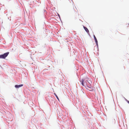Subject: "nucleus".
Listing matches in <instances>:
<instances>
[{"instance_id": "1", "label": "nucleus", "mask_w": 129, "mask_h": 129, "mask_svg": "<svg viewBox=\"0 0 129 129\" xmlns=\"http://www.w3.org/2000/svg\"><path fill=\"white\" fill-rule=\"evenodd\" d=\"M88 83H87V85L86 86V88L90 91H93L94 90V88L93 87H92L90 83H91V82L90 81L89 82L87 81Z\"/></svg>"}, {"instance_id": "2", "label": "nucleus", "mask_w": 129, "mask_h": 129, "mask_svg": "<svg viewBox=\"0 0 129 129\" xmlns=\"http://www.w3.org/2000/svg\"><path fill=\"white\" fill-rule=\"evenodd\" d=\"M9 52H7L5 53H4L3 54L1 55H0V58H5L9 54Z\"/></svg>"}, {"instance_id": "7", "label": "nucleus", "mask_w": 129, "mask_h": 129, "mask_svg": "<svg viewBox=\"0 0 129 129\" xmlns=\"http://www.w3.org/2000/svg\"><path fill=\"white\" fill-rule=\"evenodd\" d=\"M83 82H84V81L83 80H82V85H83V86H84V83H83Z\"/></svg>"}, {"instance_id": "5", "label": "nucleus", "mask_w": 129, "mask_h": 129, "mask_svg": "<svg viewBox=\"0 0 129 129\" xmlns=\"http://www.w3.org/2000/svg\"><path fill=\"white\" fill-rule=\"evenodd\" d=\"M84 28L85 30L86 31V32H87V33L89 32V30H88V29L86 27H84Z\"/></svg>"}, {"instance_id": "8", "label": "nucleus", "mask_w": 129, "mask_h": 129, "mask_svg": "<svg viewBox=\"0 0 129 129\" xmlns=\"http://www.w3.org/2000/svg\"><path fill=\"white\" fill-rule=\"evenodd\" d=\"M127 102L129 104V101H127Z\"/></svg>"}, {"instance_id": "6", "label": "nucleus", "mask_w": 129, "mask_h": 129, "mask_svg": "<svg viewBox=\"0 0 129 129\" xmlns=\"http://www.w3.org/2000/svg\"><path fill=\"white\" fill-rule=\"evenodd\" d=\"M54 94L55 95V96H56V98H57V99L58 100H59V98L58 97V96H57V95H56V94L55 93H54Z\"/></svg>"}, {"instance_id": "4", "label": "nucleus", "mask_w": 129, "mask_h": 129, "mask_svg": "<svg viewBox=\"0 0 129 129\" xmlns=\"http://www.w3.org/2000/svg\"><path fill=\"white\" fill-rule=\"evenodd\" d=\"M93 37H94V40H95L96 43V45H97V46H98V42L97 40V39L94 35H93Z\"/></svg>"}, {"instance_id": "3", "label": "nucleus", "mask_w": 129, "mask_h": 129, "mask_svg": "<svg viewBox=\"0 0 129 129\" xmlns=\"http://www.w3.org/2000/svg\"><path fill=\"white\" fill-rule=\"evenodd\" d=\"M23 86V84H20L19 85H16L15 86V87L16 88H19V87H21L22 86Z\"/></svg>"}]
</instances>
